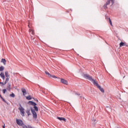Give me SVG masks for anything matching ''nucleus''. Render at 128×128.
<instances>
[{
    "instance_id": "1",
    "label": "nucleus",
    "mask_w": 128,
    "mask_h": 128,
    "mask_svg": "<svg viewBox=\"0 0 128 128\" xmlns=\"http://www.w3.org/2000/svg\"><path fill=\"white\" fill-rule=\"evenodd\" d=\"M82 76L83 78H86V80H88L92 82L94 84L97 86L98 88L100 90L101 92H104V88H102V86H100V84H98V83L96 82V80L92 78V76H90L88 74H83Z\"/></svg>"
},
{
    "instance_id": "2",
    "label": "nucleus",
    "mask_w": 128,
    "mask_h": 128,
    "mask_svg": "<svg viewBox=\"0 0 128 128\" xmlns=\"http://www.w3.org/2000/svg\"><path fill=\"white\" fill-rule=\"evenodd\" d=\"M28 104L29 106H33V108L32 107H30V110L33 116V118H38V114H36V112H38V107L36 106V103L33 101L30 100L28 102Z\"/></svg>"
},
{
    "instance_id": "3",
    "label": "nucleus",
    "mask_w": 128,
    "mask_h": 128,
    "mask_svg": "<svg viewBox=\"0 0 128 128\" xmlns=\"http://www.w3.org/2000/svg\"><path fill=\"white\" fill-rule=\"evenodd\" d=\"M110 2H112V6L114 4V0H108L106 3L104 5L103 8L106 10V8H108V6L110 4Z\"/></svg>"
},
{
    "instance_id": "4",
    "label": "nucleus",
    "mask_w": 128,
    "mask_h": 128,
    "mask_svg": "<svg viewBox=\"0 0 128 128\" xmlns=\"http://www.w3.org/2000/svg\"><path fill=\"white\" fill-rule=\"evenodd\" d=\"M18 105L20 106L18 108V110L21 114V116H24V107H22L20 103H19Z\"/></svg>"
},
{
    "instance_id": "5",
    "label": "nucleus",
    "mask_w": 128,
    "mask_h": 128,
    "mask_svg": "<svg viewBox=\"0 0 128 128\" xmlns=\"http://www.w3.org/2000/svg\"><path fill=\"white\" fill-rule=\"evenodd\" d=\"M16 122L17 124H18L20 126H24V121H22V120L20 119L16 118Z\"/></svg>"
},
{
    "instance_id": "6",
    "label": "nucleus",
    "mask_w": 128,
    "mask_h": 128,
    "mask_svg": "<svg viewBox=\"0 0 128 128\" xmlns=\"http://www.w3.org/2000/svg\"><path fill=\"white\" fill-rule=\"evenodd\" d=\"M60 82H62V84H68V80H66L64 78H60Z\"/></svg>"
},
{
    "instance_id": "7",
    "label": "nucleus",
    "mask_w": 128,
    "mask_h": 128,
    "mask_svg": "<svg viewBox=\"0 0 128 128\" xmlns=\"http://www.w3.org/2000/svg\"><path fill=\"white\" fill-rule=\"evenodd\" d=\"M57 120H60V122H66V118L63 117H58L57 116Z\"/></svg>"
},
{
    "instance_id": "8",
    "label": "nucleus",
    "mask_w": 128,
    "mask_h": 128,
    "mask_svg": "<svg viewBox=\"0 0 128 128\" xmlns=\"http://www.w3.org/2000/svg\"><path fill=\"white\" fill-rule=\"evenodd\" d=\"M0 76L1 78H2L4 80L5 78H6V76H4V73L3 72H1L0 74Z\"/></svg>"
},
{
    "instance_id": "9",
    "label": "nucleus",
    "mask_w": 128,
    "mask_h": 128,
    "mask_svg": "<svg viewBox=\"0 0 128 128\" xmlns=\"http://www.w3.org/2000/svg\"><path fill=\"white\" fill-rule=\"evenodd\" d=\"M49 78H57V82H60V78H58L57 76H56L54 75H52L51 74L50 76V77Z\"/></svg>"
},
{
    "instance_id": "10",
    "label": "nucleus",
    "mask_w": 128,
    "mask_h": 128,
    "mask_svg": "<svg viewBox=\"0 0 128 128\" xmlns=\"http://www.w3.org/2000/svg\"><path fill=\"white\" fill-rule=\"evenodd\" d=\"M0 98H1V100H2V102H5L6 104H8V106L10 104H8V102H7L6 100H4V98H2V95L0 94Z\"/></svg>"
},
{
    "instance_id": "11",
    "label": "nucleus",
    "mask_w": 128,
    "mask_h": 128,
    "mask_svg": "<svg viewBox=\"0 0 128 128\" xmlns=\"http://www.w3.org/2000/svg\"><path fill=\"white\" fill-rule=\"evenodd\" d=\"M11 86H12V84H10V82L8 83L7 90L8 92H10Z\"/></svg>"
},
{
    "instance_id": "12",
    "label": "nucleus",
    "mask_w": 128,
    "mask_h": 128,
    "mask_svg": "<svg viewBox=\"0 0 128 128\" xmlns=\"http://www.w3.org/2000/svg\"><path fill=\"white\" fill-rule=\"evenodd\" d=\"M22 92L23 96H26V90L24 88H22Z\"/></svg>"
},
{
    "instance_id": "13",
    "label": "nucleus",
    "mask_w": 128,
    "mask_h": 128,
    "mask_svg": "<svg viewBox=\"0 0 128 128\" xmlns=\"http://www.w3.org/2000/svg\"><path fill=\"white\" fill-rule=\"evenodd\" d=\"M26 114H27L28 116L32 115V114H30V110L29 108L26 109Z\"/></svg>"
},
{
    "instance_id": "14",
    "label": "nucleus",
    "mask_w": 128,
    "mask_h": 128,
    "mask_svg": "<svg viewBox=\"0 0 128 128\" xmlns=\"http://www.w3.org/2000/svg\"><path fill=\"white\" fill-rule=\"evenodd\" d=\"M80 98L82 102H86V99L84 97V96H82V95L80 96Z\"/></svg>"
},
{
    "instance_id": "15",
    "label": "nucleus",
    "mask_w": 128,
    "mask_h": 128,
    "mask_svg": "<svg viewBox=\"0 0 128 128\" xmlns=\"http://www.w3.org/2000/svg\"><path fill=\"white\" fill-rule=\"evenodd\" d=\"M1 62H2L4 66H6V60L4 58H2L1 60Z\"/></svg>"
},
{
    "instance_id": "16",
    "label": "nucleus",
    "mask_w": 128,
    "mask_h": 128,
    "mask_svg": "<svg viewBox=\"0 0 128 128\" xmlns=\"http://www.w3.org/2000/svg\"><path fill=\"white\" fill-rule=\"evenodd\" d=\"M106 20H108L110 24L112 26V20H110V18L108 17H106Z\"/></svg>"
},
{
    "instance_id": "17",
    "label": "nucleus",
    "mask_w": 128,
    "mask_h": 128,
    "mask_svg": "<svg viewBox=\"0 0 128 128\" xmlns=\"http://www.w3.org/2000/svg\"><path fill=\"white\" fill-rule=\"evenodd\" d=\"M5 76H6V78H8L10 76V74H8V71L5 72Z\"/></svg>"
},
{
    "instance_id": "18",
    "label": "nucleus",
    "mask_w": 128,
    "mask_h": 128,
    "mask_svg": "<svg viewBox=\"0 0 128 128\" xmlns=\"http://www.w3.org/2000/svg\"><path fill=\"white\" fill-rule=\"evenodd\" d=\"M92 121L94 124V126H96V119H94V118H92Z\"/></svg>"
},
{
    "instance_id": "19",
    "label": "nucleus",
    "mask_w": 128,
    "mask_h": 128,
    "mask_svg": "<svg viewBox=\"0 0 128 128\" xmlns=\"http://www.w3.org/2000/svg\"><path fill=\"white\" fill-rule=\"evenodd\" d=\"M4 66H0V72H4Z\"/></svg>"
},
{
    "instance_id": "20",
    "label": "nucleus",
    "mask_w": 128,
    "mask_h": 128,
    "mask_svg": "<svg viewBox=\"0 0 128 128\" xmlns=\"http://www.w3.org/2000/svg\"><path fill=\"white\" fill-rule=\"evenodd\" d=\"M119 46L120 48H122V46H124V42H121L120 43Z\"/></svg>"
},
{
    "instance_id": "21",
    "label": "nucleus",
    "mask_w": 128,
    "mask_h": 128,
    "mask_svg": "<svg viewBox=\"0 0 128 128\" xmlns=\"http://www.w3.org/2000/svg\"><path fill=\"white\" fill-rule=\"evenodd\" d=\"M32 96H28L26 97V99L28 100H32Z\"/></svg>"
},
{
    "instance_id": "22",
    "label": "nucleus",
    "mask_w": 128,
    "mask_h": 128,
    "mask_svg": "<svg viewBox=\"0 0 128 128\" xmlns=\"http://www.w3.org/2000/svg\"><path fill=\"white\" fill-rule=\"evenodd\" d=\"M45 74H46L47 76H48L50 78L52 74H50V72H48L47 71H45Z\"/></svg>"
},
{
    "instance_id": "23",
    "label": "nucleus",
    "mask_w": 128,
    "mask_h": 128,
    "mask_svg": "<svg viewBox=\"0 0 128 128\" xmlns=\"http://www.w3.org/2000/svg\"><path fill=\"white\" fill-rule=\"evenodd\" d=\"M10 98H14V96H16V94H14V92H12L11 94H10Z\"/></svg>"
},
{
    "instance_id": "24",
    "label": "nucleus",
    "mask_w": 128,
    "mask_h": 128,
    "mask_svg": "<svg viewBox=\"0 0 128 128\" xmlns=\"http://www.w3.org/2000/svg\"><path fill=\"white\" fill-rule=\"evenodd\" d=\"M8 80H10V78H6V81L4 82L5 84H6V83L8 82Z\"/></svg>"
},
{
    "instance_id": "25",
    "label": "nucleus",
    "mask_w": 128,
    "mask_h": 128,
    "mask_svg": "<svg viewBox=\"0 0 128 128\" xmlns=\"http://www.w3.org/2000/svg\"><path fill=\"white\" fill-rule=\"evenodd\" d=\"M22 128H28V126H26V125L25 124H24V125H23L22 126Z\"/></svg>"
},
{
    "instance_id": "26",
    "label": "nucleus",
    "mask_w": 128,
    "mask_h": 128,
    "mask_svg": "<svg viewBox=\"0 0 128 128\" xmlns=\"http://www.w3.org/2000/svg\"><path fill=\"white\" fill-rule=\"evenodd\" d=\"M0 84H2V86H4L6 85V83H4V82H0Z\"/></svg>"
},
{
    "instance_id": "27",
    "label": "nucleus",
    "mask_w": 128,
    "mask_h": 128,
    "mask_svg": "<svg viewBox=\"0 0 128 128\" xmlns=\"http://www.w3.org/2000/svg\"><path fill=\"white\" fill-rule=\"evenodd\" d=\"M2 92L3 94H6V89H3Z\"/></svg>"
},
{
    "instance_id": "28",
    "label": "nucleus",
    "mask_w": 128,
    "mask_h": 128,
    "mask_svg": "<svg viewBox=\"0 0 128 128\" xmlns=\"http://www.w3.org/2000/svg\"><path fill=\"white\" fill-rule=\"evenodd\" d=\"M76 96H80V93H76Z\"/></svg>"
},
{
    "instance_id": "29",
    "label": "nucleus",
    "mask_w": 128,
    "mask_h": 128,
    "mask_svg": "<svg viewBox=\"0 0 128 128\" xmlns=\"http://www.w3.org/2000/svg\"><path fill=\"white\" fill-rule=\"evenodd\" d=\"M33 100H36V102H38V99H34V98H32Z\"/></svg>"
},
{
    "instance_id": "30",
    "label": "nucleus",
    "mask_w": 128,
    "mask_h": 128,
    "mask_svg": "<svg viewBox=\"0 0 128 128\" xmlns=\"http://www.w3.org/2000/svg\"><path fill=\"white\" fill-rule=\"evenodd\" d=\"M4 124L2 126V128H6V127L4 126H5L4 123Z\"/></svg>"
},
{
    "instance_id": "31",
    "label": "nucleus",
    "mask_w": 128,
    "mask_h": 128,
    "mask_svg": "<svg viewBox=\"0 0 128 128\" xmlns=\"http://www.w3.org/2000/svg\"><path fill=\"white\" fill-rule=\"evenodd\" d=\"M106 108H109L110 110H111L110 108L108 107V106H106Z\"/></svg>"
},
{
    "instance_id": "32",
    "label": "nucleus",
    "mask_w": 128,
    "mask_h": 128,
    "mask_svg": "<svg viewBox=\"0 0 128 128\" xmlns=\"http://www.w3.org/2000/svg\"><path fill=\"white\" fill-rule=\"evenodd\" d=\"M124 46H128V45L126 44V43H124Z\"/></svg>"
},
{
    "instance_id": "33",
    "label": "nucleus",
    "mask_w": 128,
    "mask_h": 128,
    "mask_svg": "<svg viewBox=\"0 0 128 128\" xmlns=\"http://www.w3.org/2000/svg\"><path fill=\"white\" fill-rule=\"evenodd\" d=\"M32 34H34V32H32Z\"/></svg>"
},
{
    "instance_id": "34",
    "label": "nucleus",
    "mask_w": 128,
    "mask_h": 128,
    "mask_svg": "<svg viewBox=\"0 0 128 128\" xmlns=\"http://www.w3.org/2000/svg\"><path fill=\"white\" fill-rule=\"evenodd\" d=\"M44 90H46V88H43Z\"/></svg>"
},
{
    "instance_id": "35",
    "label": "nucleus",
    "mask_w": 128,
    "mask_h": 128,
    "mask_svg": "<svg viewBox=\"0 0 128 128\" xmlns=\"http://www.w3.org/2000/svg\"><path fill=\"white\" fill-rule=\"evenodd\" d=\"M71 12H72V10L70 9Z\"/></svg>"
}]
</instances>
